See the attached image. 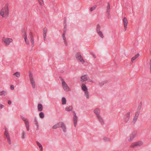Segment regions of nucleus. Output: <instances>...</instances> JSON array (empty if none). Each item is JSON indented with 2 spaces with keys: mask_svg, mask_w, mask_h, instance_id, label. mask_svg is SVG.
I'll use <instances>...</instances> for the list:
<instances>
[{
  "mask_svg": "<svg viewBox=\"0 0 151 151\" xmlns=\"http://www.w3.org/2000/svg\"><path fill=\"white\" fill-rule=\"evenodd\" d=\"M141 108V106H139L138 107V109H137V111L139 112V111L140 110Z\"/></svg>",
  "mask_w": 151,
  "mask_h": 151,
  "instance_id": "nucleus-40",
  "label": "nucleus"
},
{
  "mask_svg": "<svg viewBox=\"0 0 151 151\" xmlns=\"http://www.w3.org/2000/svg\"><path fill=\"white\" fill-rule=\"evenodd\" d=\"M29 77L30 83L33 88L35 89L36 87V83L35 79L33 77V75L31 72L29 73Z\"/></svg>",
  "mask_w": 151,
  "mask_h": 151,
  "instance_id": "nucleus-5",
  "label": "nucleus"
},
{
  "mask_svg": "<svg viewBox=\"0 0 151 151\" xmlns=\"http://www.w3.org/2000/svg\"><path fill=\"white\" fill-rule=\"evenodd\" d=\"M61 124V122H60L58 123L55 125H54L53 127L52 128L53 129H57V128L60 127V125Z\"/></svg>",
  "mask_w": 151,
  "mask_h": 151,
  "instance_id": "nucleus-18",
  "label": "nucleus"
},
{
  "mask_svg": "<svg viewBox=\"0 0 151 151\" xmlns=\"http://www.w3.org/2000/svg\"><path fill=\"white\" fill-rule=\"evenodd\" d=\"M89 78V77L87 75H84L81 76V81L82 82H84L87 81Z\"/></svg>",
  "mask_w": 151,
  "mask_h": 151,
  "instance_id": "nucleus-12",
  "label": "nucleus"
},
{
  "mask_svg": "<svg viewBox=\"0 0 151 151\" xmlns=\"http://www.w3.org/2000/svg\"><path fill=\"white\" fill-rule=\"evenodd\" d=\"M9 15V4L7 3L4 5L0 11V15L3 18L6 19Z\"/></svg>",
  "mask_w": 151,
  "mask_h": 151,
  "instance_id": "nucleus-2",
  "label": "nucleus"
},
{
  "mask_svg": "<svg viewBox=\"0 0 151 151\" xmlns=\"http://www.w3.org/2000/svg\"><path fill=\"white\" fill-rule=\"evenodd\" d=\"M73 121L74 122V126L76 127L77 123V117L76 116L75 113H74L73 118Z\"/></svg>",
  "mask_w": 151,
  "mask_h": 151,
  "instance_id": "nucleus-15",
  "label": "nucleus"
},
{
  "mask_svg": "<svg viewBox=\"0 0 151 151\" xmlns=\"http://www.w3.org/2000/svg\"><path fill=\"white\" fill-rule=\"evenodd\" d=\"M150 70L151 73V65H150Z\"/></svg>",
  "mask_w": 151,
  "mask_h": 151,
  "instance_id": "nucleus-45",
  "label": "nucleus"
},
{
  "mask_svg": "<svg viewBox=\"0 0 151 151\" xmlns=\"http://www.w3.org/2000/svg\"><path fill=\"white\" fill-rule=\"evenodd\" d=\"M47 29L46 27H45L43 30V36L44 37V40L45 41L46 40V34L47 32Z\"/></svg>",
  "mask_w": 151,
  "mask_h": 151,
  "instance_id": "nucleus-13",
  "label": "nucleus"
},
{
  "mask_svg": "<svg viewBox=\"0 0 151 151\" xmlns=\"http://www.w3.org/2000/svg\"><path fill=\"white\" fill-rule=\"evenodd\" d=\"M2 42L5 45L8 46L13 41L12 38L3 37L1 39Z\"/></svg>",
  "mask_w": 151,
  "mask_h": 151,
  "instance_id": "nucleus-4",
  "label": "nucleus"
},
{
  "mask_svg": "<svg viewBox=\"0 0 151 151\" xmlns=\"http://www.w3.org/2000/svg\"><path fill=\"white\" fill-rule=\"evenodd\" d=\"M39 116L41 118H43L44 117V114L43 112H40V113Z\"/></svg>",
  "mask_w": 151,
  "mask_h": 151,
  "instance_id": "nucleus-34",
  "label": "nucleus"
},
{
  "mask_svg": "<svg viewBox=\"0 0 151 151\" xmlns=\"http://www.w3.org/2000/svg\"><path fill=\"white\" fill-rule=\"evenodd\" d=\"M4 107V106L1 104H0V107L1 109H2Z\"/></svg>",
  "mask_w": 151,
  "mask_h": 151,
  "instance_id": "nucleus-42",
  "label": "nucleus"
},
{
  "mask_svg": "<svg viewBox=\"0 0 151 151\" xmlns=\"http://www.w3.org/2000/svg\"><path fill=\"white\" fill-rule=\"evenodd\" d=\"M60 127H61L64 132H66V126L63 123L61 122V124L60 125Z\"/></svg>",
  "mask_w": 151,
  "mask_h": 151,
  "instance_id": "nucleus-21",
  "label": "nucleus"
},
{
  "mask_svg": "<svg viewBox=\"0 0 151 151\" xmlns=\"http://www.w3.org/2000/svg\"><path fill=\"white\" fill-rule=\"evenodd\" d=\"M7 94V92L6 91H0V96H5Z\"/></svg>",
  "mask_w": 151,
  "mask_h": 151,
  "instance_id": "nucleus-29",
  "label": "nucleus"
},
{
  "mask_svg": "<svg viewBox=\"0 0 151 151\" xmlns=\"http://www.w3.org/2000/svg\"><path fill=\"white\" fill-rule=\"evenodd\" d=\"M4 134L5 137L7 139V141L8 143L9 144H10L11 143V140L10 139V137L9 135V134L8 133L7 130L6 129L5 130V131L4 132Z\"/></svg>",
  "mask_w": 151,
  "mask_h": 151,
  "instance_id": "nucleus-9",
  "label": "nucleus"
},
{
  "mask_svg": "<svg viewBox=\"0 0 151 151\" xmlns=\"http://www.w3.org/2000/svg\"><path fill=\"white\" fill-rule=\"evenodd\" d=\"M62 84L63 88L65 91L68 92L71 91L70 88L63 79L62 80Z\"/></svg>",
  "mask_w": 151,
  "mask_h": 151,
  "instance_id": "nucleus-6",
  "label": "nucleus"
},
{
  "mask_svg": "<svg viewBox=\"0 0 151 151\" xmlns=\"http://www.w3.org/2000/svg\"><path fill=\"white\" fill-rule=\"evenodd\" d=\"M99 36L101 38H103L104 37V36L101 30H98L97 32Z\"/></svg>",
  "mask_w": 151,
  "mask_h": 151,
  "instance_id": "nucleus-23",
  "label": "nucleus"
},
{
  "mask_svg": "<svg viewBox=\"0 0 151 151\" xmlns=\"http://www.w3.org/2000/svg\"><path fill=\"white\" fill-rule=\"evenodd\" d=\"M73 108L71 106H67L65 108V110L67 111H70L72 110Z\"/></svg>",
  "mask_w": 151,
  "mask_h": 151,
  "instance_id": "nucleus-27",
  "label": "nucleus"
},
{
  "mask_svg": "<svg viewBox=\"0 0 151 151\" xmlns=\"http://www.w3.org/2000/svg\"><path fill=\"white\" fill-rule=\"evenodd\" d=\"M22 36L24 38L26 44L27 45H29L28 38L30 37L32 45H34V41L33 38V33L32 31H30L28 34L25 31H24L22 33Z\"/></svg>",
  "mask_w": 151,
  "mask_h": 151,
  "instance_id": "nucleus-1",
  "label": "nucleus"
},
{
  "mask_svg": "<svg viewBox=\"0 0 151 151\" xmlns=\"http://www.w3.org/2000/svg\"><path fill=\"white\" fill-rule=\"evenodd\" d=\"M93 112L96 115L97 117L100 116V110L99 108H96L94 110Z\"/></svg>",
  "mask_w": 151,
  "mask_h": 151,
  "instance_id": "nucleus-14",
  "label": "nucleus"
},
{
  "mask_svg": "<svg viewBox=\"0 0 151 151\" xmlns=\"http://www.w3.org/2000/svg\"><path fill=\"white\" fill-rule=\"evenodd\" d=\"M87 81H88V82H91V83H93V81L92 80L90 79L89 78Z\"/></svg>",
  "mask_w": 151,
  "mask_h": 151,
  "instance_id": "nucleus-39",
  "label": "nucleus"
},
{
  "mask_svg": "<svg viewBox=\"0 0 151 151\" xmlns=\"http://www.w3.org/2000/svg\"><path fill=\"white\" fill-rule=\"evenodd\" d=\"M25 132L23 131L21 133V137L22 138L24 139L25 138Z\"/></svg>",
  "mask_w": 151,
  "mask_h": 151,
  "instance_id": "nucleus-32",
  "label": "nucleus"
},
{
  "mask_svg": "<svg viewBox=\"0 0 151 151\" xmlns=\"http://www.w3.org/2000/svg\"><path fill=\"white\" fill-rule=\"evenodd\" d=\"M81 88L83 91L84 93V96L87 99H89V96L88 89L85 83H83L81 86Z\"/></svg>",
  "mask_w": 151,
  "mask_h": 151,
  "instance_id": "nucleus-3",
  "label": "nucleus"
},
{
  "mask_svg": "<svg viewBox=\"0 0 151 151\" xmlns=\"http://www.w3.org/2000/svg\"><path fill=\"white\" fill-rule=\"evenodd\" d=\"M107 82L105 81H101L99 83V85L101 86H102L104 85Z\"/></svg>",
  "mask_w": 151,
  "mask_h": 151,
  "instance_id": "nucleus-30",
  "label": "nucleus"
},
{
  "mask_svg": "<svg viewBox=\"0 0 151 151\" xmlns=\"http://www.w3.org/2000/svg\"><path fill=\"white\" fill-rule=\"evenodd\" d=\"M130 116V113L129 112H127L125 115V118L126 122H127L129 119V117Z\"/></svg>",
  "mask_w": 151,
  "mask_h": 151,
  "instance_id": "nucleus-20",
  "label": "nucleus"
},
{
  "mask_svg": "<svg viewBox=\"0 0 151 151\" xmlns=\"http://www.w3.org/2000/svg\"><path fill=\"white\" fill-rule=\"evenodd\" d=\"M140 56V55L139 53H137L134 56L132 57L131 59V61L132 62H133L137 58L139 57Z\"/></svg>",
  "mask_w": 151,
  "mask_h": 151,
  "instance_id": "nucleus-16",
  "label": "nucleus"
},
{
  "mask_svg": "<svg viewBox=\"0 0 151 151\" xmlns=\"http://www.w3.org/2000/svg\"><path fill=\"white\" fill-rule=\"evenodd\" d=\"M104 140L105 141H108L109 140V139L107 137H104Z\"/></svg>",
  "mask_w": 151,
  "mask_h": 151,
  "instance_id": "nucleus-38",
  "label": "nucleus"
},
{
  "mask_svg": "<svg viewBox=\"0 0 151 151\" xmlns=\"http://www.w3.org/2000/svg\"><path fill=\"white\" fill-rule=\"evenodd\" d=\"M110 6L109 3L108 4L106 7V11L107 13L108 14L110 12Z\"/></svg>",
  "mask_w": 151,
  "mask_h": 151,
  "instance_id": "nucleus-28",
  "label": "nucleus"
},
{
  "mask_svg": "<svg viewBox=\"0 0 151 151\" xmlns=\"http://www.w3.org/2000/svg\"><path fill=\"white\" fill-rule=\"evenodd\" d=\"M37 108L38 111H42V106L41 104H39L38 105Z\"/></svg>",
  "mask_w": 151,
  "mask_h": 151,
  "instance_id": "nucleus-26",
  "label": "nucleus"
},
{
  "mask_svg": "<svg viewBox=\"0 0 151 151\" xmlns=\"http://www.w3.org/2000/svg\"><path fill=\"white\" fill-rule=\"evenodd\" d=\"M36 125L38 127V125L37 122H36Z\"/></svg>",
  "mask_w": 151,
  "mask_h": 151,
  "instance_id": "nucleus-46",
  "label": "nucleus"
},
{
  "mask_svg": "<svg viewBox=\"0 0 151 151\" xmlns=\"http://www.w3.org/2000/svg\"><path fill=\"white\" fill-rule=\"evenodd\" d=\"M38 1L40 5H42L43 4V0H38Z\"/></svg>",
  "mask_w": 151,
  "mask_h": 151,
  "instance_id": "nucleus-35",
  "label": "nucleus"
},
{
  "mask_svg": "<svg viewBox=\"0 0 151 151\" xmlns=\"http://www.w3.org/2000/svg\"><path fill=\"white\" fill-rule=\"evenodd\" d=\"M143 142L141 141L134 142L131 144L130 146L131 148H135L137 147H140L142 145Z\"/></svg>",
  "mask_w": 151,
  "mask_h": 151,
  "instance_id": "nucleus-8",
  "label": "nucleus"
},
{
  "mask_svg": "<svg viewBox=\"0 0 151 151\" xmlns=\"http://www.w3.org/2000/svg\"><path fill=\"white\" fill-rule=\"evenodd\" d=\"M37 145L38 146V147L40 148L41 150V151H42L43 150V149H42V145H41V144L40 142H37Z\"/></svg>",
  "mask_w": 151,
  "mask_h": 151,
  "instance_id": "nucleus-31",
  "label": "nucleus"
},
{
  "mask_svg": "<svg viewBox=\"0 0 151 151\" xmlns=\"http://www.w3.org/2000/svg\"><path fill=\"white\" fill-rule=\"evenodd\" d=\"M62 104L63 105L65 104L66 103V98L63 97L62 98L61 100Z\"/></svg>",
  "mask_w": 151,
  "mask_h": 151,
  "instance_id": "nucleus-25",
  "label": "nucleus"
},
{
  "mask_svg": "<svg viewBox=\"0 0 151 151\" xmlns=\"http://www.w3.org/2000/svg\"><path fill=\"white\" fill-rule=\"evenodd\" d=\"M13 75L14 77L19 78L21 76V73L17 71L14 73Z\"/></svg>",
  "mask_w": 151,
  "mask_h": 151,
  "instance_id": "nucleus-19",
  "label": "nucleus"
},
{
  "mask_svg": "<svg viewBox=\"0 0 151 151\" xmlns=\"http://www.w3.org/2000/svg\"><path fill=\"white\" fill-rule=\"evenodd\" d=\"M139 111H137L136 112L135 114V115L134 116V118L133 119V121L134 122H135L136 120L137 119L138 116H139Z\"/></svg>",
  "mask_w": 151,
  "mask_h": 151,
  "instance_id": "nucleus-22",
  "label": "nucleus"
},
{
  "mask_svg": "<svg viewBox=\"0 0 151 151\" xmlns=\"http://www.w3.org/2000/svg\"><path fill=\"white\" fill-rule=\"evenodd\" d=\"M8 104H9L10 105L11 104L12 102L11 101L9 100L8 101Z\"/></svg>",
  "mask_w": 151,
  "mask_h": 151,
  "instance_id": "nucleus-43",
  "label": "nucleus"
},
{
  "mask_svg": "<svg viewBox=\"0 0 151 151\" xmlns=\"http://www.w3.org/2000/svg\"><path fill=\"white\" fill-rule=\"evenodd\" d=\"M93 55V57L94 58H96V56L95 55H94V54H93V55Z\"/></svg>",
  "mask_w": 151,
  "mask_h": 151,
  "instance_id": "nucleus-44",
  "label": "nucleus"
},
{
  "mask_svg": "<svg viewBox=\"0 0 151 151\" xmlns=\"http://www.w3.org/2000/svg\"><path fill=\"white\" fill-rule=\"evenodd\" d=\"M23 120L24 121L25 125L26 128L27 130L28 131L29 129V122L28 120L25 118H22Z\"/></svg>",
  "mask_w": 151,
  "mask_h": 151,
  "instance_id": "nucleus-10",
  "label": "nucleus"
},
{
  "mask_svg": "<svg viewBox=\"0 0 151 151\" xmlns=\"http://www.w3.org/2000/svg\"><path fill=\"white\" fill-rule=\"evenodd\" d=\"M10 88L11 90H13L14 88V86H13L12 85H11V87H10Z\"/></svg>",
  "mask_w": 151,
  "mask_h": 151,
  "instance_id": "nucleus-41",
  "label": "nucleus"
},
{
  "mask_svg": "<svg viewBox=\"0 0 151 151\" xmlns=\"http://www.w3.org/2000/svg\"><path fill=\"white\" fill-rule=\"evenodd\" d=\"M136 136V134L135 133H133L130 135L129 138V141L132 140Z\"/></svg>",
  "mask_w": 151,
  "mask_h": 151,
  "instance_id": "nucleus-17",
  "label": "nucleus"
},
{
  "mask_svg": "<svg viewBox=\"0 0 151 151\" xmlns=\"http://www.w3.org/2000/svg\"><path fill=\"white\" fill-rule=\"evenodd\" d=\"M63 38L64 42L65 43V44L66 45L67 44V43H66V39H65V35L64 34H63Z\"/></svg>",
  "mask_w": 151,
  "mask_h": 151,
  "instance_id": "nucleus-37",
  "label": "nucleus"
},
{
  "mask_svg": "<svg viewBox=\"0 0 151 151\" xmlns=\"http://www.w3.org/2000/svg\"><path fill=\"white\" fill-rule=\"evenodd\" d=\"M101 123L102 124H103L104 123V120L100 116L97 117Z\"/></svg>",
  "mask_w": 151,
  "mask_h": 151,
  "instance_id": "nucleus-24",
  "label": "nucleus"
},
{
  "mask_svg": "<svg viewBox=\"0 0 151 151\" xmlns=\"http://www.w3.org/2000/svg\"><path fill=\"white\" fill-rule=\"evenodd\" d=\"M123 22L124 29L125 30H126L127 28L128 23V21L127 18L126 17H124L123 19Z\"/></svg>",
  "mask_w": 151,
  "mask_h": 151,
  "instance_id": "nucleus-11",
  "label": "nucleus"
},
{
  "mask_svg": "<svg viewBox=\"0 0 151 151\" xmlns=\"http://www.w3.org/2000/svg\"><path fill=\"white\" fill-rule=\"evenodd\" d=\"M97 6L96 5H95L92 7H91L90 9V12H92L96 8Z\"/></svg>",
  "mask_w": 151,
  "mask_h": 151,
  "instance_id": "nucleus-33",
  "label": "nucleus"
},
{
  "mask_svg": "<svg viewBox=\"0 0 151 151\" xmlns=\"http://www.w3.org/2000/svg\"><path fill=\"white\" fill-rule=\"evenodd\" d=\"M76 59L79 62L82 63H85V61L80 52H77L76 53Z\"/></svg>",
  "mask_w": 151,
  "mask_h": 151,
  "instance_id": "nucleus-7",
  "label": "nucleus"
},
{
  "mask_svg": "<svg viewBox=\"0 0 151 151\" xmlns=\"http://www.w3.org/2000/svg\"><path fill=\"white\" fill-rule=\"evenodd\" d=\"M98 30H100V26L99 24L97 25L96 27V31L97 32Z\"/></svg>",
  "mask_w": 151,
  "mask_h": 151,
  "instance_id": "nucleus-36",
  "label": "nucleus"
}]
</instances>
